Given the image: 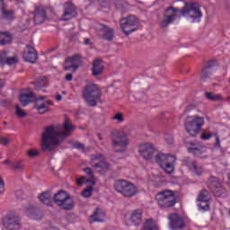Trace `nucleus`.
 Listing matches in <instances>:
<instances>
[{"mask_svg":"<svg viewBox=\"0 0 230 230\" xmlns=\"http://www.w3.org/2000/svg\"><path fill=\"white\" fill-rule=\"evenodd\" d=\"M39 199L41 204H45V206L51 207L53 206V201L51 199V191L47 190L39 195Z\"/></svg>","mask_w":230,"mask_h":230,"instance_id":"obj_26","label":"nucleus"},{"mask_svg":"<svg viewBox=\"0 0 230 230\" xmlns=\"http://www.w3.org/2000/svg\"><path fill=\"white\" fill-rule=\"evenodd\" d=\"M215 137H216V143L214 144V147L217 148V150H221L222 146H220V137H218V135L216 134Z\"/></svg>","mask_w":230,"mask_h":230,"instance_id":"obj_47","label":"nucleus"},{"mask_svg":"<svg viewBox=\"0 0 230 230\" xmlns=\"http://www.w3.org/2000/svg\"><path fill=\"white\" fill-rule=\"evenodd\" d=\"M208 186L215 197H222V194L226 192V190H224V187L222 186V181L217 177L211 176L208 179Z\"/></svg>","mask_w":230,"mask_h":230,"instance_id":"obj_11","label":"nucleus"},{"mask_svg":"<svg viewBox=\"0 0 230 230\" xmlns=\"http://www.w3.org/2000/svg\"><path fill=\"white\" fill-rule=\"evenodd\" d=\"M156 163L159 164V166L164 170L166 173H173V164L175 161H177V158L175 155H164L163 153H158L156 155Z\"/></svg>","mask_w":230,"mask_h":230,"instance_id":"obj_9","label":"nucleus"},{"mask_svg":"<svg viewBox=\"0 0 230 230\" xmlns=\"http://www.w3.org/2000/svg\"><path fill=\"white\" fill-rule=\"evenodd\" d=\"M83 172H84V173H86V175L90 178L88 180L90 184L94 186V184H96V179L94 178V172H93V169H91V167H86L83 170Z\"/></svg>","mask_w":230,"mask_h":230,"instance_id":"obj_35","label":"nucleus"},{"mask_svg":"<svg viewBox=\"0 0 230 230\" xmlns=\"http://www.w3.org/2000/svg\"><path fill=\"white\" fill-rule=\"evenodd\" d=\"M98 139H100V140H102L103 138L102 137V135H98Z\"/></svg>","mask_w":230,"mask_h":230,"instance_id":"obj_59","label":"nucleus"},{"mask_svg":"<svg viewBox=\"0 0 230 230\" xmlns=\"http://www.w3.org/2000/svg\"><path fill=\"white\" fill-rule=\"evenodd\" d=\"M229 215H230V208H229Z\"/></svg>","mask_w":230,"mask_h":230,"instance_id":"obj_62","label":"nucleus"},{"mask_svg":"<svg viewBox=\"0 0 230 230\" xmlns=\"http://www.w3.org/2000/svg\"><path fill=\"white\" fill-rule=\"evenodd\" d=\"M98 31L103 36V39L106 40H112V38L114 37V31L104 24H100L97 27Z\"/></svg>","mask_w":230,"mask_h":230,"instance_id":"obj_22","label":"nucleus"},{"mask_svg":"<svg viewBox=\"0 0 230 230\" xmlns=\"http://www.w3.org/2000/svg\"><path fill=\"white\" fill-rule=\"evenodd\" d=\"M120 27L125 35H130V33L137 30V18L136 16L129 15L120 20Z\"/></svg>","mask_w":230,"mask_h":230,"instance_id":"obj_10","label":"nucleus"},{"mask_svg":"<svg viewBox=\"0 0 230 230\" xmlns=\"http://www.w3.org/2000/svg\"><path fill=\"white\" fill-rule=\"evenodd\" d=\"M73 17H76V9L75 8V4L71 2H67L64 5V14L62 16L63 21H69L73 19Z\"/></svg>","mask_w":230,"mask_h":230,"instance_id":"obj_19","label":"nucleus"},{"mask_svg":"<svg viewBox=\"0 0 230 230\" xmlns=\"http://www.w3.org/2000/svg\"><path fill=\"white\" fill-rule=\"evenodd\" d=\"M138 152L144 159L148 161L154 157V154H155L156 150L152 144H142L139 146Z\"/></svg>","mask_w":230,"mask_h":230,"instance_id":"obj_15","label":"nucleus"},{"mask_svg":"<svg viewBox=\"0 0 230 230\" xmlns=\"http://www.w3.org/2000/svg\"><path fill=\"white\" fill-rule=\"evenodd\" d=\"M105 218V212L102 211L100 208H96L93 215L90 216V224L93 222H103Z\"/></svg>","mask_w":230,"mask_h":230,"instance_id":"obj_28","label":"nucleus"},{"mask_svg":"<svg viewBox=\"0 0 230 230\" xmlns=\"http://www.w3.org/2000/svg\"><path fill=\"white\" fill-rule=\"evenodd\" d=\"M56 100H57L58 102H61V100H62V95L59 94V93H58V94L56 95Z\"/></svg>","mask_w":230,"mask_h":230,"instance_id":"obj_54","label":"nucleus"},{"mask_svg":"<svg viewBox=\"0 0 230 230\" xmlns=\"http://www.w3.org/2000/svg\"><path fill=\"white\" fill-rule=\"evenodd\" d=\"M4 226L8 230L21 229V218L17 216H7L4 220Z\"/></svg>","mask_w":230,"mask_h":230,"instance_id":"obj_16","label":"nucleus"},{"mask_svg":"<svg viewBox=\"0 0 230 230\" xmlns=\"http://www.w3.org/2000/svg\"><path fill=\"white\" fill-rule=\"evenodd\" d=\"M58 206L65 211H71V209L75 208V201L73 200V198L68 194L66 198L62 201V204Z\"/></svg>","mask_w":230,"mask_h":230,"instance_id":"obj_25","label":"nucleus"},{"mask_svg":"<svg viewBox=\"0 0 230 230\" xmlns=\"http://www.w3.org/2000/svg\"><path fill=\"white\" fill-rule=\"evenodd\" d=\"M73 58H82V56H80V55H75V56L73 57Z\"/></svg>","mask_w":230,"mask_h":230,"instance_id":"obj_58","label":"nucleus"},{"mask_svg":"<svg viewBox=\"0 0 230 230\" xmlns=\"http://www.w3.org/2000/svg\"><path fill=\"white\" fill-rule=\"evenodd\" d=\"M215 66H217V59H212L208 62L201 71V80L206 82L208 79L211 78L212 73H215Z\"/></svg>","mask_w":230,"mask_h":230,"instance_id":"obj_17","label":"nucleus"},{"mask_svg":"<svg viewBox=\"0 0 230 230\" xmlns=\"http://www.w3.org/2000/svg\"><path fill=\"white\" fill-rule=\"evenodd\" d=\"M207 100H210V102H221L222 95L220 94H212L210 92L206 93Z\"/></svg>","mask_w":230,"mask_h":230,"instance_id":"obj_38","label":"nucleus"},{"mask_svg":"<svg viewBox=\"0 0 230 230\" xmlns=\"http://www.w3.org/2000/svg\"><path fill=\"white\" fill-rule=\"evenodd\" d=\"M34 85L36 89L40 91L42 87H48V81L46 80V77H40L36 82H34Z\"/></svg>","mask_w":230,"mask_h":230,"instance_id":"obj_37","label":"nucleus"},{"mask_svg":"<svg viewBox=\"0 0 230 230\" xmlns=\"http://www.w3.org/2000/svg\"><path fill=\"white\" fill-rule=\"evenodd\" d=\"M100 3H103L104 4H107V3H109V0H99Z\"/></svg>","mask_w":230,"mask_h":230,"instance_id":"obj_57","label":"nucleus"},{"mask_svg":"<svg viewBox=\"0 0 230 230\" xmlns=\"http://www.w3.org/2000/svg\"><path fill=\"white\" fill-rule=\"evenodd\" d=\"M46 96L42 95L36 99V104L34 109L39 112V114H46L49 111V107L53 106V101H45Z\"/></svg>","mask_w":230,"mask_h":230,"instance_id":"obj_12","label":"nucleus"},{"mask_svg":"<svg viewBox=\"0 0 230 230\" xmlns=\"http://www.w3.org/2000/svg\"><path fill=\"white\" fill-rule=\"evenodd\" d=\"M3 191H4V181L3 178L0 177V193H3Z\"/></svg>","mask_w":230,"mask_h":230,"instance_id":"obj_51","label":"nucleus"},{"mask_svg":"<svg viewBox=\"0 0 230 230\" xmlns=\"http://www.w3.org/2000/svg\"><path fill=\"white\" fill-rule=\"evenodd\" d=\"M169 226L172 230L184 229L186 223L184 217L179 214H171L169 216Z\"/></svg>","mask_w":230,"mask_h":230,"instance_id":"obj_14","label":"nucleus"},{"mask_svg":"<svg viewBox=\"0 0 230 230\" xmlns=\"http://www.w3.org/2000/svg\"><path fill=\"white\" fill-rule=\"evenodd\" d=\"M0 4L3 6V0H0Z\"/></svg>","mask_w":230,"mask_h":230,"instance_id":"obj_60","label":"nucleus"},{"mask_svg":"<svg viewBox=\"0 0 230 230\" xmlns=\"http://www.w3.org/2000/svg\"><path fill=\"white\" fill-rule=\"evenodd\" d=\"M40 154V152H39V150H37V149L27 150V155L30 159H33V158L37 157V155H39Z\"/></svg>","mask_w":230,"mask_h":230,"instance_id":"obj_42","label":"nucleus"},{"mask_svg":"<svg viewBox=\"0 0 230 230\" xmlns=\"http://www.w3.org/2000/svg\"><path fill=\"white\" fill-rule=\"evenodd\" d=\"M142 230H159V228L157 227V225L155 224V220L147 219L145 222Z\"/></svg>","mask_w":230,"mask_h":230,"instance_id":"obj_34","label":"nucleus"},{"mask_svg":"<svg viewBox=\"0 0 230 230\" xmlns=\"http://www.w3.org/2000/svg\"><path fill=\"white\" fill-rule=\"evenodd\" d=\"M114 188L118 193H121L123 197L132 198L137 195V187L129 181L125 180L117 181L114 184Z\"/></svg>","mask_w":230,"mask_h":230,"instance_id":"obj_8","label":"nucleus"},{"mask_svg":"<svg viewBox=\"0 0 230 230\" xmlns=\"http://www.w3.org/2000/svg\"><path fill=\"white\" fill-rule=\"evenodd\" d=\"M24 61L31 62V64H35V62H37V58H32V59L25 58Z\"/></svg>","mask_w":230,"mask_h":230,"instance_id":"obj_53","label":"nucleus"},{"mask_svg":"<svg viewBox=\"0 0 230 230\" xmlns=\"http://www.w3.org/2000/svg\"><path fill=\"white\" fill-rule=\"evenodd\" d=\"M189 154H192L195 157H199V155L204 154L206 152V146H197L195 145L187 148Z\"/></svg>","mask_w":230,"mask_h":230,"instance_id":"obj_30","label":"nucleus"},{"mask_svg":"<svg viewBox=\"0 0 230 230\" xmlns=\"http://www.w3.org/2000/svg\"><path fill=\"white\" fill-rule=\"evenodd\" d=\"M111 146L114 152L123 154L128 148L129 141L126 132L115 130L111 135Z\"/></svg>","mask_w":230,"mask_h":230,"instance_id":"obj_4","label":"nucleus"},{"mask_svg":"<svg viewBox=\"0 0 230 230\" xmlns=\"http://www.w3.org/2000/svg\"><path fill=\"white\" fill-rule=\"evenodd\" d=\"M83 98L88 107H96L98 102L102 100L100 86L93 83H87L83 89Z\"/></svg>","mask_w":230,"mask_h":230,"instance_id":"obj_3","label":"nucleus"},{"mask_svg":"<svg viewBox=\"0 0 230 230\" xmlns=\"http://www.w3.org/2000/svg\"><path fill=\"white\" fill-rule=\"evenodd\" d=\"M103 69H105V65L102 58H97L93 63L92 75L93 76H100L103 74Z\"/></svg>","mask_w":230,"mask_h":230,"instance_id":"obj_21","label":"nucleus"},{"mask_svg":"<svg viewBox=\"0 0 230 230\" xmlns=\"http://www.w3.org/2000/svg\"><path fill=\"white\" fill-rule=\"evenodd\" d=\"M19 101L21 102L22 105H23V107H26L28 103L35 101V95L31 92L29 93H22L19 96Z\"/></svg>","mask_w":230,"mask_h":230,"instance_id":"obj_27","label":"nucleus"},{"mask_svg":"<svg viewBox=\"0 0 230 230\" xmlns=\"http://www.w3.org/2000/svg\"><path fill=\"white\" fill-rule=\"evenodd\" d=\"M1 87H4V81L3 79H0V89Z\"/></svg>","mask_w":230,"mask_h":230,"instance_id":"obj_55","label":"nucleus"},{"mask_svg":"<svg viewBox=\"0 0 230 230\" xmlns=\"http://www.w3.org/2000/svg\"><path fill=\"white\" fill-rule=\"evenodd\" d=\"M165 141L167 145H172L173 143V137L172 136L166 137Z\"/></svg>","mask_w":230,"mask_h":230,"instance_id":"obj_50","label":"nucleus"},{"mask_svg":"<svg viewBox=\"0 0 230 230\" xmlns=\"http://www.w3.org/2000/svg\"><path fill=\"white\" fill-rule=\"evenodd\" d=\"M90 159V164L97 173L103 175V173L110 172L111 164L107 163L105 155L102 154L92 155Z\"/></svg>","mask_w":230,"mask_h":230,"instance_id":"obj_5","label":"nucleus"},{"mask_svg":"<svg viewBox=\"0 0 230 230\" xmlns=\"http://www.w3.org/2000/svg\"><path fill=\"white\" fill-rule=\"evenodd\" d=\"M65 80L66 82H71V80H73V74H67L66 76H65Z\"/></svg>","mask_w":230,"mask_h":230,"instance_id":"obj_52","label":"nucleus"},{"mask_svg":"<svg viewBox=\"0 0 230 230\" xmlns=\"http://www.w3.org/2000/svg\"><path fill=\"white\" fill-rule=\"evenodd\" d=\"M155 200L159 206V208H173L175 204H177V200L175 199V193L172 190H162L158 192L155 196Z\"/></svg>","mask_w":230,"mask_h":230,"instance_id":"obj_6","label":"nucleus"},{"mask_svg":"<svg viewBox=\"0 0 230 230\" xmlns=\"http://www.w3.org/2000/svg\"><path fill=\"white\" fill-rule=\"evenodd\" d=\"M46 11L42 7H38L35 9L34 13V22L35 24H42L46 21Z\"/></svg>","mask_w":230,"mask_h":230,"instance_id":"obj_24","label":"nucleus"},{"mask_svg":"<svg viewBox=\"0 0 230 230\" xmlns=\"http://www.w3.org/2000/svg\"><path fill=\"white\" fill-rule=\"evenodd\" d=\"M12 42V35L8 32H0V44H10Z\"/></svg>","mask_w":230,"mask_h":230,"instance_id":"obj_36","label":"nucleus"},{"mask_svg":"<svg viewBox=\"0 0 230 230\" xmlns=\"http://www.w3.org/2000/svg\"><path fill=\"white\" fill-rule=\"evenodd\" d=\"M143 220V211L141 209L133 210L129 216V222L134 226H139Z\"/></svg>","mask_w":230,"mask_h":230,"instance_id":"obj_23","label":"nucleus"},{"mask_svg":"<svg viewBox=\"0 0 230 230\" xmlns=\"http://www.w3.org/2000/svg\"><path fill=\"white\" fill-rule=\"evenodd\" d=\"M4 125H8V122L4 121Z\"/></svg>","mask_w":230,"mask_h":230,"instance_id":"obj_61","label":"nucleus"},{"mask_svg":"<svg viewBox=\"0 0 230 230\" xmlns=\"http://www.w3.org/2000/svg\"><path fill=\"white\" fill-rule=\"evenodd\" d=\"M6 60V64H8V66H12L13 64H17V62H19V59L17 58H7Z\"/></svg>","mask_w":230,"mask_h":230,"instance_id":"obj_49","label":"nucleus"},{"mask_svg":"<svg viewBox=\"0 0 230 230\" xmlns=\"http://www.w3.org/2000/svg\"><path fill=\"white\" fill-rule=\"evenodd\" d=\"M15 113L18 116V118H26V116H28L26 111H22V109H21L19 105L15 106Z\"/></svg>","mask_w":230,"mask_h":230,"instance_id":"obj_41","label":"nucleus"},{"mask_svg":"<svg viewBox=\"0 0 230 230\" xmlns=\"http://www.w3.org/2000/svg\"><path fill=\"white\" fill-rule=\"evenodd\" d=\"M69 194L66 192V190H59L58 193H56L53 197V201L57 206L59 204H62V201L68 196Z\"/></svg>","mask_w":230,"mask_h":230,"instance_id":"obj_33","label":"nucleus"},{"mask_svg":"<svg viewBox=\"0 0 230 230\" xmlns=\"http://www.w3.org/2000/svg\"><path fill=\"white\" fill-rule=\"evenodd\" d=\"M112 119L118 121L119 123H123V121H125V119H123V113L120 112L115 113Z\"/></svg>","mask_w":230,"mask_h":230,"instance_id":"obj_44","label":"nucleus"},{"mask_svg":"<svg viewBox=\"0 0 230 230\" xmlns=\"http://www.w3.org/2000/svg\"><path fill=\"white\" fill-rule=\"evenodd\" d=\"M204 119L200 116H191L188 118V120L185 122L186 132L189 136L195 137L202 130L204 127Z\"/></svg>","mask_w":230,"mask_h":230,"instance_id":"obj_7","label":"nucleus"},{"mask_svg":"<svg viewBox=\"0 0 230 230\" xmlns=\"http://www.w3.org/2000/svg\"><path fill=\"white\" fill-rule=\"evenodd\" d=\"M73 130H75V126L71 125L67 119L64 124V131L57 130L53 125L44 128L41 134V150L49 152L53 146H58Z\"/></svg>","mask_w":230,"mask_h":230,"instance_id":"obj_2","label":"nucleus"},{"mask_svg":"<svg viewBox=\"0 0 230 230\" xmlns=\"http://www.w3.org/2000/svg\"><path fill=\"white\" fill-rule=\"evenodd\" d=\"M213 137V133H207V132H203L200 136V138L203 141H209V139H211Z\"/></svg>","mask_w":230,"mask_h":230,"instance_id":"obj_46","label":"nucleus"},{"mask_svg":"<svg viewBox=\"0 0 230 230\" xmlns=\"http://www.w3.org/2000/svg\"><path fill=\"white\" fill-rule=\"evenodd\" d=\"M75 181L78 186H84V184L91 183V181H89V179H87V177L85 176H81L80 178H76Z\"/></svg>","mask_w":230,"mask_h":230,"instance_id":"obj_40","label":"nucleus"},{"mask_svg":"<svg viewBox=\"0 0 230 230\" xmlns=\"http://www.w3.org/2000/svg\"><path fill=\"white\" fill-rule=\"evenodd\" d=\"M37 50L34 48L27 46L22 53L23 58H38Z\"/></svg>","mask_w":230,"mask_h":230,"instance_id":"obj_31","label":"nucleus"},{"mask_svg":"<svg viewBox=\"0 0 230 230\" xmlns=\"http://www.w3.org/2000/svg\"><path fill=\"white\" fill-rule=\"evenodd\" d=\"M181 15H183L189 22H200L202 19L200 5L197 3H187L182 10L173 7L168 8L164 16L160 19L159 24L161 28H168L169 24L177 22V21L181 19Z\"/></svg>","mask_w":230,"mask_h":230,"instance_id":"obj_1","label":"nucleus"},{"mask_svg":"<svg viewBox=\"0 0 230 230\" xmlns=\"http://www.w3.org/2000/svg\"><path fill=\"white\" fill-rule=\"evenodd\" d=\"M25 213L32 220H40L42 218V211L35 205H29Z\"/></svg>","mask_w":230,"mask_h":230,"instance_id":"obj_20","label":"nucleus"},{"mask_svg":"<svg viewBox=\"0 0 230 230\" xmlns=\"http://www.w3.org/2000/svg\"><path fill=\"white\" fill-rule=\"evenodd\" d=\"M82 66L81 58H66L65 59L64 69L65 71H71L72 73H76L78 67Z\"/></svg>","mask_w":230,"mask_h":230,"instance_id":"obj_18","label":"nucleus"},{"mask_svg":"<svg viewBox=\"0 0 230 230\" xmlns=\"http://www.w3.org/2000/svg\"><path fill=\"white\" fill-rule=\"evenodd\" d=\"M93 186H89L88 188H86L84 190L82 191V195L85 198V199H89V197H91V195H93Z\"/></svg>","mask_w":230,"mask_h":230,"instance_id":"obj_43","label":"nucleus"},{"mask_svg":"<svg viewBox=\"0 0 230 230\" xmlns=\"http://www.w3.org/2000/svg\"><path fill=\"white\" fill-rule=\"evenodd\" d=\"M199 211H209V202H211V195L207 190H203L198 196Z\"/></svg>","mask_w":230,"mask_h":230,"instance_id":"obj_13","label":"nucleus"},{"mask_svg":"<svg viewBox=\"0 0 230 230\" xmlns=\"http://www.w3.org/2000/svg\"><path fill=\"white\" fill-rule=\"evenodd\" d=\"M69 145H72L73 148L75 150H81L82 152H85V146L80 142L70 141Z\"/></svg>","mask_w":230,"mask_h":230,"instance_id":"obj_39","label":"nucleus"},{"mask_svg":"<svg viewBox=\"0 0 230 230\" xmlns=\"http://www.w3.org/2000/svg\"><path fill=\"white\" fill-rule=\"evenodd\" d=\"M84 44H85L86 46H89V44H91V41L89 40V39H85V40H84Z\"/></svg>","mask_w":230,"mask_h":230,"instance_id":"obj_56","label":"nucleus"},{"mask_svg":"<svg viewBox=\"0 0 230 230\" xmlns=\"http://www.w3.org/2000/svg\"><path fill=\"white\" fill-rule=\"evenodd\" d=\"M10 141H12V139H10L6 137H1L0 136V145H3L4 146H6V145H8V143H10Z\"/></svg>","mask_w":230,"mask_h":230,"instance_id":"obj_48","label":"nucleus"},{"mask_svg":"<svg viewBox=\"0 0 230 230\" xmlns=\"http://www.w3.org/2000/svg\"><path fill=\"white\" fill-rule=\"evenodd\" d=\"M182 164L187 166L190 172H194V173L200 175L199 172H197L199 171V167L197 166V163H195V161H190V158H185Z\"/></svg>","mask_w":230,"mask_h":230,"instance_id":"obj_32","label":"nucleus"},{"mask_svg":"<svg viewBox=\"0 0 230 230\" xmlns=\"http://www.w3.org/2000/svg\"><path fill=\"white\" fill-rule=\"evenodd\" d=\"M3 164H7L9 168L16 170L17 172H22V170H24V164H22V161L10 162L5 160L3 162Z\"/></svg>","mask_w":230,"mask_h":230,"instance_id":"obj_29","label":"nucleus"},{"mask_svg":"<svg viewBox=\"0 0 230 230\" xmlns=\"http://www.w3.org/2000/svg\"><path fill=\"white\" fill-rule=\"evenodd\" d=\"M3 18L6 19L7 21H12L13 19V13L8 11H3Z\"/></svg>","mask_w":230,"mask_h":230,"instance_id":"obj_45","label":"nucleus"}]
</instances>
